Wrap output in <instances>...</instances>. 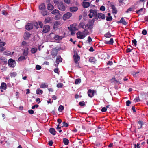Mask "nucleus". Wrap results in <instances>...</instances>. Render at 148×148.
Here are the masks:
<instances>
[{
	"instance_id": "nucleus-1",
	"label": "nucleus",
	"mask_w": 148,
	"mask_h": 148,
	"mask_svg": "<svg viewBox=\"0 0 148 148\" xmlns=\"http://www.w3.org/2000/svg\"><path fill=\"white\" fill-rule=\"evenodd\" d=\"M53 2L56 5H57L59 10L61 11H64L66 7L63 2L60 0H54Z\"/></svg>"
},
{
	"instance_id": "nucleus-2",
	"label": "nucleus",
	"mask_w": 148,
	"mask_h": 148,
	"mask_svg": "<svg viewBox=\"0 0 148 148\" xmlns=\"http://www.w3.org/2000/svg\"><path fill=\"white\" fill-rule=\"evenodd\" d=\"M49 36L51 38H53L56 40H61L64 37V36H59L58 35H55L53 33H51L49 34Z\"/></svg>"
},
{
	"instance_id": "nucleus-3",
	"label": "nucleus",
	"mask_w": 148,
	"mask_h": 148,
	"mask_svg": "<svg viewBox=\"0 0 148 148\" xmlns=\"http://www.w3.org/2000/svg\"><path fill=\"white\" fill-rule=\"evenodd\" d=\"M89 14L88 16L90 18H92V17H96L97 13V10L95 9H90L89 10Z\"/></svg>"
},
{
	"instance_id": "nucleus-4",
	"label": "nucleus",
	"mask_w": 148,
	"mask_h": 148,
	"mask_svg": "<svg viewBox=\"0 0 148 148\" xmlns=\"http://www.w3.org/2000/svg\"><path fill=\"white\" fill-rule=\"evenodd\" d=\"M73 57L74 61V62L76 64V66H77L78 68H80V67L79 64L78 62L79 60L80 57L77 54H75L73 56Z\"/></svg>"
},
{
	"instance_id": "nucleus-5",
	"label": "nucleus",
	"mask_w": 148,
	"mask_h": 148,
	"mask_svg": "<svg viewBox=\"0 0 148 148\" xmlns=\"http://www.w3.org/2000/svg\"><path fill=\"white\" fill-rule=\"evenodd\" d=\"M8 64L10 67H14L16 65V62L15 60L12 59H10L8 60Z\"/></svg>"
},
{
	"instance_id": "nucleus-6",
	"label": "nucleus",
	"mask_w": 148,
	"mask_h": 148,
	"mask_svg": "<svg viewBox=\"0 0 148 148\" xmlns=\"http://www.w3.org/2000/svg\"><path fill=\"white\" fill-rule=\"evenodd\" d=\"M94 21L93 19L89 21L88 23L85 26V28L86 29H91L92 28L93 23Z\"/></svg>"
},
{
	"instance_id": "nucleus-7",
	"label": "nucleus",
	"mask_w": 148,
	"mask_h": 148,
	"mask_svg": "<svg viewBox=\"0 0 148 148\" xmlns=\"http://www.w3.org/2000/svg\"><path fill=\"white\" fill-rule=\"evenodd\" d=\"M77 38H78L82 39L84 38L85 37V34L80 32H78L77 33Z\"/></svg>"
},
{
	"instance_id": "nucleus-8",
	"label": "nucleus",
	"mask_w": 148,
	"mask_h": 148,
	"mask_svg": "<svg viewBox=\"0 0 148 148\" xmlns=\"http://www.w3.org/2000/svg\"><path fill=\"white\" fill-rule=\"evenodd\" d=\"M72 16L71 13L68 12L64 14L63 17V19L64 20H65L69 19Z\"/></svg>"
},
{
	"instance_id": "nucleus-9",
	"label": "nucleus",
	"mask_w": 148,
	"mask_h": 148,
	"mask_svg": "<svg viewBox=\"0 0 148 148\" xmlns=\"http://www.w3.org/2000/svg\"><path fill=\"white\" fill-rule=\"evenodd\" d=\"M106 65V67L105 68H104L103 69V71H105L106 69H109V67L108 66H111L113 64V63L112 61L108 60V61L105 62Z\"/></svg>"
},
{
	"instance_id": "nucleus-10",
	"label": "nucleus",
	"mask_w": 148,
	"mask_h": 148,
	"mask_svg": "<svg viewBox=\"0 0 148 148\" xmlns=\"http://www.w3.org/2000/svg\"><path fill=\"white\" fill-rule=\"evenodd\" d=\"M102 55H103L102 58L104 59V62H105L108 61L110 58L109 56L106 53H104Z\"/></svg>"
},
{
	"instance_id": "nucleus-11",
	"label": "nucleus",
	"mask_w": 148,
	"mask_h": 148,
	"mask_svg": "<svg viewBox=\"0 0 148 148\" xmlns=\"http://www.w3.org/2000/svg\"><path fill=\"white\" fill-rule=\"evenodd\" d=\"M94 93L95 90H91L90 89L88 92V95L90 97H93L94 95Z\"/></svg>"
},
{
	"instance_id": "nucleus-12",
	"label": "nucleus",
	"mask_w": 148,
	"mask_h": 148,
	"mask_svg": "<svg viewBox=\"0 0 148 148\" xmlns=\"http://www.w3.org/2000/svg\"><path fill=\"white\" fill-rule=\"evenodd\" d=\"M50 26L48 25H45L44 26L43 32L44 33L47 32L50 30Z\"/></svg>"
},
{
	"instance_id": "nucleus-13",
	"label": "nucleus",
	"mask_w": 148,
	"mask_h": 148,
	"mask_svg": "<svg viewBox=\"0 0 148 148\" xmlns=\"http://www.w3.org/2000/svg\"><path fill=\"white\" fill-rule=\"evenodd\" d=\"M68 29L71 31H75L77 30L74 24L71 25L70 27H69Z\"/></svg>"
},
{
	"instance_id": "nucleus-14",
	"label": "nucleus",
	"mask_w": 148,
	"mask_h": 148,
	"mask_svg": "<svg viewBox=\"0 0 148 148\" xmlns=\"http://www.w3.org/2000/svg\"><path fill=\"white\" fill-rule=\"evenodd\" d=\"M58 52V50L57 49L55 48L53 49L51 51V55L55 57L57 55Z\"/></svg>"
},
{
	"instance_id": "nucleus-15",
	"label": "nucleus",
	"mask_w": 148,
	"mask_h": 148,
	"mask_svg": "<svg viewBox=\"0 0 148 148\" xmlns=\"http://www.w3.org/2000/svg\"><path fill=\"white\" fill-rule=\"evenodd\" d=\"M25 27L27 30H29L33 28V25L32 24L28 23L26 25Z\"/></svg>"
},
{
	"instance_id": "nucleus-16",
	"label": "nucleus",
	"mask_w": 148,
	"mask_h": 148,
	"mask_svg": "<svg viewBox=\"0 0 148 148\" xmlns=\"http://www.w3.org/2000/svg\"><path fill=\"white\" fill-rule=\"evenodd\" d=\"M31 36V34L29 32L25 33L24 35V38L25 40H28Z\"/></svg>"
},
{
	"instance_id": "nucleus-17",
	"label": "nucleus",
	"mask_w": 148,
	"mask_h": 148,
	"mask_svg": "<svg viewBox=\"0 0 148 148\" xmlns=\"http://www.w3.org/2000/svg\"><path fill=\"white\" fill-rule=\"evenodd\" d=\"M49 132L53 135H55L56 134V131L53 128H50L49 129Z\"/></svg>"
},
{
	"instance_id": "nucleus-18",
	"label": "nucleus",
	"mask_w": 148,
	"mask_h": 148,
	"mask_svg": "<svg viewBox=\"0 0 148 148\" xmlns=\"http://www.w3.org/2000/svg\"><path fill=\"white\" fill-rule=\"evenodd\" d=\"M96 61L95 58L93 57H90L89 59V61L92 64L95 63Z\"/></svg>"
},
{
	"instance_id": "nucleus-19",
	"label": "nucleus",
	"mask_w": 148,
	"mask_h": 148,
	"mask_svg": "<svg viewBox=\"0 0 148 148\" xmlns=\"http://www.w3.org/2000/svg\"><path fill=\"white\" fill-rule=\"evenodd\" d=\"M47 8L49 10H52L54 9V6L51 3H49L47 5Z\"/></svg>"
},
{
	"instance_id": "nucleus-20",
	"label": "nucleus",
	"mask_w": 148,
	"mask_h": 148,
	"mask_svg": "<svg viewBox=\"0 0 148 148\" xmlns=\"http://www.w3.org/2000/svg\"><path fill=\"white\" fill-rule=\"evenodd\" d=\"M52 20V18L50 17H47L46 18L44 21V23H45L46 24L49 23Z\"/></svg>"
},
{
	"instance_id": "nucleus-21",
	"label": "nucleus",
	"mask_w": 148,
	"mask_h": 148,
	"mask_svg": "<svg viewBox=\"0 0 148 148\" xmlns=\"http://www.w3.org/2000/svg\"><path fill=\"white\" fill-rule=\"evenodd\" d=\"M82 5L85 8H87L89 6L90 3L86 2H84L83 3Z\"/></svg>"
},
{
	"instance_id": "nucleus-22",
	"label": "nucleus",
	"mask_w": 148,
	"mask_h": 148,
	"mask_svg": "<svg viewBox=\"0 0 148 148\" xmlns=\"http://www.w3.org/2000/svg\"><path fill=\"white\" fill-rule=\"evenodd\" d=\"M114 41L113 39L112 38H111L110 40L109 41H105V44H108L109 45H112Z\"/></svg>"
},
{
	"instance_id": "nucleus-23",
	"label": "nucleus",
	"mask_w": 148,
	"mask_h": 148,
	"mask_svg": "<svg viewBox=\"0 0 148 148\" xmlns=\"http://www.w3.org/2000/svg\"><path fill=\"white\" fill-rule=\"evenodd\" d=\"M39 9L41 11L45 9V6L43 3H42L39 6Z\"/></svg>"
},
{
	"instance_id": "nucleus-24",
	"label": "nucleus",
	"mask_w": 148,
	"mask_h": 148,
	"mask_svg": "<svg viewBox=\"0 0 148 148\" xmlns=\"http://www.w3.org/2000/svg\"><path fill=\"white\" fill-rule=\"evenodd\" d=\"M62 58L60 56H59L57 57L56 62L59 63V62H62Z\"/></svg>"
},
{
	"instance_id": "nucleus-25",
	"label": "nucleus",
	"mask_w": 148,
	"mask_h": 148,
	"mask_svg": "<svg viewBox=\"0 0 148 148\" xmlns=\"http://www.w3.org/2000/svg\"><path fill=\"white\" fill-rule=\"evenodd\" d=\"M41 13L43 16H45L48 15L47 12L45 10L41 11Z\"/></svg>"
},
{
	"instance_id": "nucleus-26",
	"label": "nucleus",
	"mask_w": 148,
	"mask_h": 148,
	"mask_svg": "<svg viewBox=\"0 0 148 148\" xmlns=\"http://www.w3.org/2000/svg\"><path fill=\"white\" fill-rule=\"evenodd\" d=\"M78 10V8L76 7H70V10L71 12H74L77 11Z\"/></svg>"
},
{
	"instance_id": "nucleus-27",
	"label": "nucleus",
	"mask_w": 148,
	"mask_h": 148,
	"mask_svg": "<svg viewBox=\"0 0 148 148\" xmlns=\"http://www.w3.org/2000/svg\"><path fill=\"white\" fill-rule=\"evenodd\" d=\"M60 22L58 21H56L53 27L54 28H57L60 25Z\"/></svg>"
},
{
	"instance_id": "nucleus-28",
	"label": "nucleus",
	"mask_w": 148,
	"mask_h": 148,
	"mask_svg": "<svg viewBox=\"0 0 148 148\" xmlns=\"http://www.w3.org/2000/svg\"><path fill=\"white\" fill-rule=\"evenodd\" d=\"M119 22L122 23L124 25H126L127 23L126 22L125 20L122 17L121 20L119 21Z\"/></svg>"
},
{
	"instance_id": "nucleus-29",
	"label": "nucleus",
	"mask_w": 148,
	"mask_h": 148,
	"mask_svg": "<svg viewBox=\"0 0 148 148\" xmlns=\"http://www.w3.org/2000/svg\"><path fill=\"white\" fill-rule=\"evenodd\" d=\"M40 86L41 88H47L48 85L47 83H43L40 85Z\"/></svg>"
},
{
	"instance_id": "nucleus-30",
	"label": "nucleus",
	"mask_w": 148,
	"mask_h": 148,
	"mask_svg": "<svg viewBox=\"0 0 148 148\" xmlns=\"http://www.w3.org/2000/svg\"><path fill=\"white\" fill-rule=\"evenodd\" d=\"M111 7L112 9V12L116 14L117 10L115 7L113 5H112Z\"/></svg>"
},
{
	"instance_id": "nucleus-31",
	"label": "nucleus",
	"mask_w": 148,
	"mask_h": 148,
	"mask_svg": "<svg viewBox=\"0 0 148 148\" xmlns=\"http://www.w3.org/2000/svg\"><path fill=\"white\" fill-rule=\"evenodd\" d=\"M4 90H5L6 88V84L4 82H3L1 84V88Z\"/></svg>"
},
{
	"instance_id": "nucleus-32",
	"label": "nucleus",
	"mask_w": 148,
	"mask_h": 148,
	"mask_svg": "<svg viewBox=\"0 0 148 148\" xmlns=\"http://www.w3.org/2000/svg\"><path fill=\"white\" fill-rule=\"evenodd\" d=\"M37 51V49L36 47L32 48L31 49V52L32 53L34 54L36 53Z\"/></svg>"
},
{
	"instance_id": "nucleus-33",
	"label": "nucleus",
	"mask_w": 148,
	"mask_h": 148,
	"mask_svg": "<svg viewBox=\"0 0 148 148\" xmlns=\"http://www.w3.org/2000/svg\"><path fill=\"white\" fill-rule=\"evenodd\" d=\"M63 142L65 145H67L69 143V141L68 139L66 138H64L63 139Z\"/></svg>"
},
{
	"instance_id": "nucleus-34",
	"label": "nucleus",
	"mask_w": 148,
	"mask_h": 148,
	"mask_svg": "<svg viewBox=\"0 0 148 148\" xmlns=\"http://www.w3.org/2000/svg\"><path fill=\"white\" fill-rule=\"evenodd\" d=\"M59 11L57 9L54 10L51 12V13L54 15H56L59 13Z\"/></svg>"
},
{
	"instance_id": "nucleus-35",
	"label": "nucleus",
	"mask_w": 148,
	"mask_h": 148,
	"mask_svg": "<svg viewBox=\"0 0 148 148\" xmlns=\"http://www.w3.org/2000/svg\"><path fill=\"white\" fill-rule=\"evenodd\" d=\"M43 92V91L40 88H38L36 90V93L37 94H42Z\"/></svg>"
},
{
	"instance_id": "nucleus-36",
	"label": "nucleus",
	"mask_w": 148,
	"mask_h": 148,
	"mask_svg": "<svg viewBox=\"0 0 148 148\" xmlns=\"http://www.w3.org/2000/svg\"><path fill=\"white\" fill-rule=\"evenodd\" d=\"M81 82V79L79 78L76 79L75 80V84H78Z\"/></svg>"
},
{
	"instance_id": "nucleus-37",
	"label": "nucleus",
	"mask_w": 148,
	"mask_h": 148,
	"mask_svg": "<svg viewBox=\"0 0 148 148\" xmlns=\"http://www.w3.org/2000/svg\"><path fill=\"white\" fill-rule=\"evenodd\" d=\"M111 36V34L109 32L106 33L105 34L104 36L106 38H109Z\"/></svg>"
},
{
	"instance_id": "nucleus-38",
	"label": "nucleus",
	"mask_w": 148,
	"mask_h": 148,
	"mask_svg": "<svg viewBox=\"0 0 148 148\" xmlns=\"http://www.w3.org/2000/svg\"><path fill=\"white\" fill-rule=\"evenodd\" d=\"M64 109V106L62 105H60L59 106L58 109L60 112H62Z\"/></svg>"
},
{
	"instance_id": "nucleus-39",
	"label": "nucleus",
	"mask_w": 148,
	"mask_h": 148,
	"mask_svg": "<svg viewBox=\"0 0 148 148\" xmlns=\"http://www.w3.org/2000/svg\"><path fill=\"white\" fill-rule=\"evenodd\" d=\"M25 59V57L23 56H20L18 59V60L19 61H21L23 60H24Z\"/></svg>"
},
{
	"instance_id": "nucleus-40",
	"label": "nucleus",
	"mask_w": 148,
	"mask_h": 148,
	"mask_svg": "<svg viewBox=\"0 0 148 148\" xmlns=\"http://www.w3.org/2000/svg\"><path fill=\"white\" fill-rule=\"evenodd\" d=\"M63 86H64L63 84L62 83H58L57 85L56 86L58 88H62L63 87Z\"/></svg>"
},
{
	"instance_id": "nucleus-41",
	"label": "nucleus",
	"mask_w": 148,
	"mask_h": 148,
	"mask_svg": "<svg viewBox=\"0 0 148 148\" xmlns=\"http://www.w3.org/2000/svg\"><path fill=\"white\" fill-rule=\"evenodd\" d=\"M21 45L23 47L27 46V44L25 41H23L22 42Z\"/></svg>"
},
{
	"instance_id": "nucleus-42",
	"label": "nucleus",
	"mask_w": 148,
	"mask_h": 148,
	"mask_svg": "<svg viewBox=\"0 0 148 148\" xmlns=\"http://www.w3.org/2000/svg\"><path fill=\"white\" fill-rule=\"evenodd\" d=\"M84 24L83 23H81L79 24V27L83 28H84Z\"/></svg>"
},
{
	"instance_id": "nucleus-43",
	"label": "nucleus",
	"mask_w": 148,
	"mask_h": 148,
	"mask_svg": "<svg viewBox=\"0 0 148 148\" xmlns=\"http://www.w3.org/2000/svg\"><path fill=\"white\" fill-rule=\"evenodd\" d=\"M28 49H27V50L24 51L23 54V55L25 56H27L28 55Z\"/></svg>"
},
{
	"instance_id": "nucleus-44",
	"label": "nucleus",
	"mask_w": 148,
	"mask_h": 148,
	"mask_svg": "<svg viewBox=\"0 0 148 148\" xmlns=\"http://www.w3.org/2000/svg\"><path fill=\"white\" fill-rule=\"evenodd\" d=\"M17 75V73L16 72L11 73L10 74V76L12 77H15Z\"/></svg>"
},
{
	"instance_id": "nucleus-45",
	"label": "nucleus",
	"mask_w": 148,
	"mask_h": 148,
	"mask_svg": "<svg viewBox=\"0 0 148 148\" xmlns=\"http://www.w3.org/2000/svg\"><path fill=\"white\" fill-rule=\"evenodd\" d=\"M143 8H141L139 10H138L136 11V12L138 14H141V13L143 10Z\"/></svg>"
},
{
	"instance_id": "nucleus-46",
	"label": "nucleus",
	"mask_w": 148,
	"mask_h": 148,
	"mask_svg": "<svg viewBox=\"0 0 148 148\" xmlns=\"http://www.w3.org/2000/svg\"><path fill=\"white\" fill-rule=\"evenodd\" d=\"M96 17L97 18L100 19L102 18V14L101 13H98V14H97V15L96 16Z\"/></svg>"
},
{
	"instance_id": "nucleus-47",
	"label": "nucleus",
	"mask_w": 148,
	"mask_h": 148,
	"mask_svg": "<svg viewBox=\"0 0 148 148\" xmlns=\"http://www.w3.org/2000/svg\"><path fill=\"white\" fill-rule=\"evenodd\" d=\"M112 20V17L111 16H108L106 17V20L108 21H110Z\"/></svg>"
},
{
	"instance_id": "nucleus-48",
	"label": "nucleus",
	"mask_w": 148,
	"mask_h": 148,
	"mask_svg": "<svg viewBox=\"0 0 148 148\" xmlns=\"http://www.w3.org/2000/svg\"><path fill=\"white\" fill-rule=\"evenodd\" d=\"M134 8V7H133L130 8L127 10L126 12L127 13H128L129 12V11H132L133 10Z\"/></svg>"
},
{
	"instance_id": "nucleus-49",
	"label": "nucleus",
	"mask_w": 148,
	"mask_h": 148,
	"mask_svg": "<svg viewBox=\"0 0 148 148\" xmlns=\"http://www.w3.org/2000/svg\"><path fill=\"white\" fill-rule=\"evenodd\" d=\"M5 45V42H2L0 43V47H3V46H4Z\"/></svg>"
},
{
	"instance_id": "nucleus-50",
	"label": "nucleus",
	"mask_w": 148,
	"mask_h": 148,
	"mask_svg": "<svg viewBox=\"0 0 148 148\" xmlns=\"http://www.w3.org/2000/svg\"><path fill=\"white\" fill-rule=\"evenodd\" d=\"M79 104L81 106H83L85 105V103L84 101H81L79 103Z\"/></svg>"
},
{
	"instance_id": "nucleus-51",
	"label": "nucleus",
	"mask_w": 148,
	"mask_h": 148,
	"mask_svg": "<svg viewBox=\"0 0 148 148\" xmlns=\"http://www.w3.org/2000/svg\"><path fill=\"white\" fill-rule=\"evenodd\" d=\"M138 123L140 125V127H139V129H140L141 128L142 126L143 125V123L141 121H139L138 122Z\"/></svg>"
},
{
	"instance_id": "nucleus-52",
	"label": "nucleus",
	"mask_w": 148,
	"mask_h": 148,
	"mask_svg": "<svg viewBox=\"0 0 148 148\" xmlns=\"http://www.w3.org/2000/svg\"><path fill=\"white\" fill-rule=\"evenodd\" d=\"M2 14L4 15H7L8 14L7 12L5 10H3L2 11Z\"/></svg>"
},
{
	"instance_id": "nucleus-53",
	"label": "nucleus",
	"mask_w": 148,
	"mask_h": 148,
	"mask_svg": "<svg viewBox=\"0 0 148 148\" xmlns=\"http://www.w3.org/2000/svg\"><path fill=\"white\" fill-rule=\"evenodd\" d=\"M7 53V52H5V53L6 54V55H8V56H12V55L14 52H12V53H10V52H8V53Z\"/></svg>"
},
{
	"instance_id": "nucleus-54",
	"label": "nucleus",
	"mask_w": 148,
	"mask_h": 148,
	"mask_svg": "<svg viewBox=\"0 0 148 148\" xmlns=\"http://www.w3.org/2000/svg\"><path fill=\"white\" fill-rule=\"evenodd\" d=\"M68 126V125L67 123L65 122H63V126H62V127H63L64 126L65 127H67Z\"/></svg>"
},
{
	"instance_id": "nucleus-55",
	"label": "nucleus",
	"mask_w": 148,
	"mask_h": 148,
	"mask_svg": "<svg viewBox=\"0 0 148 148\" xmlns=\"http://www.w3.org/2000/svg\"><path fill=\"white\" fill-rule=\"evenodd\" d=\"M140 144L139 143H137V145L136 144L134 145V148H140V146H139Z\"/></svg>"
},
{
	"instance_id": "nucleus-56",
	"label": "nucleus",
	"mask_w": 148,
	"mask_h": 148,
	"mask_svg": "<svg viewBox=\"0 0 148 148\" xmlns=\"http://www.w3.org/2000/svg\"><path fill=\"white\" fill-rule=\"evenodd\" d=\"M142 34L143 35H145L147 34V31L145 29H144L142 31Z\"/></svg>"
},
{
	"instance_id": "nucleus-57",
	"label": "nucleus",
	"mask_w": 148,
	"mask_h": 148,
	"mask_svg": "<svg viewBox=\"0 0 148 148\" xmlns=\"http://www.w3.org/2000/svg\"><path fill=\"white\" fill-rule=\"evenodd\" d=\"M36 69L37 70H39L41 69V67L39 65H37L36 66Z\"/></svg>"
},
{
	"instance_id": "nucleus-58",
	"label": "nucleus",
	"mask_w": 148,
	"mask_h": 148,
	"mask_svg": "<svg viewBox=\"0 0 148 148\" xmlns=\"http://www.w3.org/2000/svg\"><path fill=\"white\" fill-rule=\"evenodd\" d=\"M134 100L135 102H138L140 101L139 97H137L136 98H135L134 99Z\"/></svg>"
},
{
	"instance_id": "nucleus-59",
	"label": "nucleus",
	"mask_w": 148,
	"mask_h": 148,
	"mask_svg": "<svg viewBox=\"0 0 148 148\" xmlns=\"http://www.w3.org/2000/svg\"><path fill=\"white\" fill-rule=\"evenodd\" d=\"M65 3L67 4H69L71 2V0H64Z\"/></svg>"
},
{
	"instance_id": "nucleus-60",
	"label": "nucleus",
	"mask_w": 148,
	"mask_h": 148,
	"mask_svg": "<svg viewBox=\"0 0 148 148\" xmlns=\"http://www.w3.org/2000/svg\"><path fill=\"white\" fill-rule=\"evenodd\" d=\"M54 72L56 73L59 74V70L58 68H56L54 69Z\"/></svg>"
},
{
	"instance_id": "nucleus-61",
	"label": "nucleus",
	"mask_w": 148,
	"mask_h": 148,
	"mask_svg": "<svg viewBox=\"0 0 148 148\" xmlns=\"http://www.w3.org/2000/svg\"><path fill=\"white\" fill-rule=\"evenodd\" d=\"M132 42L133 43L135 46H136L137 45V41L136 39H134L132 40Z\"/></svg>"
},
{
	"instance_id": "nucleus-62",
	"label": "nucleus",
	"mask_w": 148,
	"mask_h": 148,
	"mask_svg": "<svg viewBox=\"0 0 148 148\" xmlns=\"http://www.w3.org/2000/svg\"><path fill=\"white\" fill-rule=\"evenodd\" d=\"M28 112L30 114H33L34 113V111L32 110H28Z\"/></svg>"
},
{
	"instance_id": "nucleus-63",
	"label": "nucleus",
	"mask_w": 148,
	"mask_h": 148,
	"mask_svg": "<svg viewBox=\"0 0 148 148\" xmlns=\"http://www.w3.org/2000/svg\"><path fill=\"white\" fill-rule=\"evenodd\" d=\"M5 48L4 47H0V52H2L5 50Z\"/></svg>"
},
{
	"instance_id": "nucleus-64",
	"label": "nucleus",
	"mask_w": 148,
	"mask_h": 148,
	"mask_svg": "<svg viewBox=\"0 0 148 148\" xmlns=\"http://www.w3.org/2000/svg\"><path fill=\"white\" fill-rule=\"evenodd\" d=\"M131 103V102L129 100L127 101L126 102V105L127 106H129L130 104Z\"/></svg>"
}]
</instances>
